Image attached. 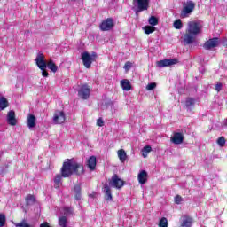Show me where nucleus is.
Segmentation results:
<instances>
[{
  "mask_svg": "<svg viewBox=\"0 0 227 227\" xmlns=\"http://www.w3.org/2000/svg\"><path fill=\"white\" fill-rule=\"evenodd\" d=\"M90 95H91V89H90V86L88 84L82 85L78 90L79 98L82 100H88Z\"/></svg>",
  "mask_w": 227,
  "mask_h": 227,
  "instance_id": "nucleus-6",
  "label": "nucleus"
},
{
  "mask_svg": "<svg viewBox=\"0 0 227 227\" xmlns=\"http://www.w3.org/2000/svg\"><path fill=\"white\" fill-rule=\"evenodd\" d=\"M8 107V99L4 97H0V109H6Z\"/></svg>",
  "mask_w": 227,
  "mask_h": 227,
  "instance_id": "nucleus-24",
  "label": "nucleus"
},
{
  "mask_svg": "<svg viewBox=\"0 0 227 227\" xmlns=\"http://www.w3.org/2000/svg\"><path fill=\"white\" fill-rule=\"evenodd\" d=\"M170 140L174 145H182L184 143V134L183 133H174L173 137H171Z\"/></svg>",
  "mask_w": 227,
  "mask_h": 227,
  "instance_id": "nucleus-13",
  "label": "nucleus"
},
{
  "mask_svg": "<svg viewBox=\"0 0 227 227\" xmlns=\"http://www.w3.org/2000/svg\"><path fill=\"white\" fill-rule=\"evenodd\" d=\"M201 33V24L196 21H189L186 32L183 37V40L186 45L196 42V37Z\"/></svg>",
  "mask_w": 227,
  "mask_h": 227,
  "instance_id": "nucleus-2",
  "label": "nucleus"
},
{
  "mask_svg": "<svg viewBox=\"0 0 227 227\" xmlns=\"http://www.w3.org/2000/svg\"><path fill=\"white\" fill-rule=\"evenodd\" d=\"M64 215L63 217H68V215H70V214H72V208L70 207H64Z\"/></svg>",
  "mask_w": 227,
  "mask_h": 227,
  "instance_id": "nucleus-34",
  "label": "nucleus"
},
{
  "mask_svg": "<svg viewBox=\"0 0 227 227\" xmlns=\"http://www.w3.org/2000/svg\"><path fill=\"white\" fill-rule=\"evenodd\" d=\"M46 67H48L49 70H51V72H53L54 74H56V72H58V66H56V64L54 63V61L52 59H50L46 63Z\"/></svg>",
  "mask_w": 227,
  "mask_h": 227,
  "instance_id": "nucleus-20",
  "label": "nucleus"
},
{
  "mask_svg": "<svg viewBox=\"0 0 227 227\" xmlns=\"http://www.w3.org/2000/svg\"><path fill=\"white\" fill-rule=\"evenodd\" d=\"M121 86L124 91H130L132 90V85H130V82L127 79L121 81Z\"/></svg>",
  "mask_w": 227,
  "mask_h": 227,
  "instance_id": "nucleus-19",
  "label": "nucleus"
},
{
  "mask_svg": "<svg viewBox=\"0 0 227 227\" xmlns=\"http://www.w3.org/2000/svg\"><path fill=\"white\" fill-rule=\"evenodd\" d=\"M59 227H68V217L59 216Z\"/></svg>",
  "mask_w": 227,
  "mask_h": 227,
  "instance_id": "nucleus-23",
  "label": "nucleus"
},
{
  "mask_svg": "<svg viewBox=\"0 0 227 227\" xmlns=\"http://www.w3.org/2000/svg\"><path fill=\"white\" fill-rule=\"evenodd\" d=\"M35 61L38 68L42 70L43 77H49V73L47 72V60L45 59V55H43V53L42 52L37 53Z\"/></svg>",
  "mask_w": 227,
  "mask_h": 227,
  "instance_id": "nucleus-3",
  "label": "nucleus"
},
{
  "mask_svg": "<svg viewBox=\"0 0 227 227\" xmlns=\"http://www.w3.org/2000/svg\"><path fill=\"white\" fill-rule=\"evenodd\" d=\"M117 155L119 157V160L121 162H125L127 160V153L123 149H120L117 151Z\"/></svg>",
  "mask_w": 227,
  "mask_h": 227,
  "instance_id": "nucleus-21",
  "label": "nucleus"
},
{
  "mask_svg": "<svg viewBox=\"0 0 227 227\" xmlns=\"http://www.w3.org/2000/svg\"><path fill=\"white\" fill-rule=\"evenodd\" d=\"M4 223H6V216H4L3 214H0V227L4 226Z\"/></svg>",
  "mask_w": 227,
  "mask_h": 227,
  "instance_id": "nucleus-37",
  "label": "nucleus"
},
{
  "mask_svg": "<svg viewBox=\"0 0 227 227\" xmlns=\"http://www.w3.org/2000/svg\"><path fill=\"white\" fill-rule=\"evenodd\" d=\"M87 168L90 169V171H95L97 168V157L90 156L87 160Z\"/></svg>",
  "mask_w": 227,
  "mask_h": 227,
  "instance_id": "nucleus-16",
  "label": "nucleus"
},
{
  "mask_svg": "<svg viewBox=\"0 0 227 227\" xmlns=\"http://www.w3.org/2000/svg\"><path fill=\"white\" fill-rule=\"evenodd\" d=\"M174 27H175L176 29H182V27H183L182 20H176L174 22Z\"/></svg>",
  "mask_w": 227,
  "mask_h": 227,
  "instance_id": "nucleus-31",
  "label": "nucleus"
},
{
  "mask_svg": "<svg viewBox=\"0 0 227 227\" xmlns=\"http://www.w3.org/2000/svg\"><path fill=\"white\" fill-rule=\"evenodd\" d=\"M75 199L81 200V192L75 193Z\"/></svg>",
  "mask_w": 227,
  "mask_h": 227,
  "instance_id": "nucleus-43",
  "label": "nucleus"
},
{
  "mask_svg": "<svg viewBox=\"0 0 227 227\" xmlns=\"http://www.w3.org/2000/svg\"><path fill=\"white\" fill-rule=\"evenodd\" d=\"M7 123L12 127L17 125V119L15 118V112L11 110L7 114Z\"/></svg>",
  "mask_w": 227,
  "mask_h": 227,
  "instance_id": "nucleus-14",
  "label": "nucleus"
},
{
  "mask_svg": "<svg viewBox=\"0 0 227 227\" xmlns=\"http://www.w3.org/2000/svg\"><path fill=\"white\" fill-rule=\"evenodd\" d=\"M67 120V116L65 115V112L61 110H56L53 114V123L55 125H61Z\"/></svg>",
  "mask_w": 227,
  "mask_h": 227,
  "instance_id": "nucleus-8",
  "label": "nucleus"
},
{
  "mask_svg": "<svg viewBox=\"0 0 227 227\" xmlns=\"http://www.w3.org/2000/svg\"><path fill=\"white\" fill-rule=\"evenodd\" d=\"M137 180L141 185H145V184L148 182V173L145 170L140 171L137 176Z\"/></svg>",
  "mask_w": 227,
  "mask_h": 227,
  "instance_id": "nucleus-15",
  "label": "nucleus"
},
{
  "mask_svg": "<svg viewBox=\"0 0 227 227\" xmlns=\"http://www.w3.org/2000/svg\"><path fill=\"white\" fill-rule=\"evenodd\" d=\"M217 143L219 146H224V145H226V139H224V137H220L217 140Z\"/></svg>",
  "mask_w": 227,
  "mask_h": 227,
  "instance_id": "nucleus-35",
  "label": "nucleus"
},
{
  "mask_svg": "<svg viewBox=\"0 0 227 227\" xmlns=\"http://www.w3.org/2000/svg\"><path fill=\"white\" fill-rule=\"evenodd\" d=\"M217 45H219V38L215 37V38H212V39H209L208 41H207L204 43L203 47H204V49L208 51L210 49H214V47H217Z\"/></svg>",
  "mask_w": 227,
  "mask_h": 227,
  "instance_id": "nucleus-12",
  "label": "nucleus"
},
{
  "mask_svg": "<svg viewBox=\"0 0 227 227\" xmlns=\"http://www.w3.org/2000/svg\"><path fill=\"white\" fill-rule=\"evenodd\" d=\"M74 191L75 193L81 192V186L79 185L74 186Z\"/></svg>",
  "mask_w": 227,
  "mask_h": 227,
  "instance_id": "nucleus-41",
  "label": "nucleus"
},
{
  "mask_svg": "<svg viewBox=\"0 0 227 227\" xmlns=\"http://www.w3.org/2000/svg\"><path fill=\"white\" fill-rule=\"evenodd\" d=\"M103 191L105 192L106 200H107V201H111V200H113V194L111 193V188L109 187V185L105 184Z\"/></svg>",
  "mask_w": 227,
  "mask_h": 227,
  "instance_id": "nucleus-18",
  "label": "nucleus"
},
{
  "mask_svg": "<svg viewBox=\"0 0 227 227\" xmlns=\"http://www.w3.org/2000/svg\"><path fill=\"white\" fill-rule=\"evenodd\" d=\"M110 187H114L115 189H121L125 185V182L118 176V175H114L109 180Z\"/></svg>",
  "mask_w": 227,
  "mask_h": 227,
  "instance_id": "nucleus-7",
  "label": "nucleus"
},
{
  "mask_svg": "<svg viewBox=\"0 0 227 227\" xmlns=\"http://www.w3.org/2000/svg\"><path fill=\"white\" fill-rule=\"evenodd\" d=\"M101 31H111L114 27V20L108 18L103 20L99 26Z\"/></svg>",
  "mask_w": 227,
  "mask_h": 227,
  "instance_id": "nucleus-10",
  "label": "nucleus"
},
{
  "mask_svg": "<svg viewBox=\"0 0 227 227\" xmlns=\"http://www.w3.org/2000/svg\"><path fill=\"white\" fill-rule=\"evenodd\" d=\"M194 8H196V4H194V2L187 1L186 3H184L183 5V10L181 12L182 19L189 17V14L192 12H194Z\"/></svg>",
  "mask_w": 227,
  "mask_h": 227,
  "instance_id": "nucleus-5",
  "label": "nucleus"
},
{
  "mask_svg": "<svg viewBox=\"0 0 227 227\" xmlns=\"http://www.w3.org/2000/svg\"><path fill=\"white\" fill-rule=\"evenodd\" d=\"M215 89L216 90V91H221V90H223V83H217Z\"/></svg>",
  "mask_w": 227,
  "mask_h": 227,
  "instance_id": "nucleus-40",
  "label": "nucleus"
},
{
  "mask_svg": "<svg viewBox=\"0 0 227 227\" xmlns=\"http://www.w3.org/2000/svg\"><path fill=\"white\" fill-rule=\"evenodd\" d=\"M54 187L55 189H59V185H61V176L60 175H57L54 178Z\"/></svg>",
  "mask_w": 227,
  "mask_h": 227,
  "instance_id": "nucleus-26",
  "label": "nucleus"
},
{
  "mask_svg": "<svg viewBox=\"0 0 227 227\" xmlns=\"http://www.w3.org/2000/svg\"><path fill=\"white\" fill-rule=\"evenodd\" d=\"M40 227H51V225H49V223L44 222L40 225Z\"/></svg>",
  "mask_w": 227,
  "mask_h": 227,
  "instance_id": "nucleus-42",
  "label": "nucleus"
},
{
  "mask_svg": "<svg viewBox=\"0 0 227 227\" xmlns=\"http://www.w3.org/2000/svg\"><path fill=\"white\" fill-rule=\"evenodd\" d=\"M158 226L159 227H168V218L162 217L160 220Z\"/></svg>",
  "mask_w": 227,
  "mask_h": 227,
  "instance_id": "nucleus-29",
  "label": "nucleus"
},
{
  "mask_svg": "<svg viewBox=\"0 0 227 227\" xmlns=\"http://www.w3.org/2000/svg\"><path fill=\"white\" fill-rule=\"evenodd\" d=\"M175 203H176V205H180V203H182V197L180 195H176L175 197Z\"/></svg>",
  "mask_w": 227,
  "mask_h": 227,
  "instance_id": "nucleus-38",
  "label": "nucleus"
},
{
  "mask_svg": "<svg viewBox=\"0 0 227 227\" xmlns=\"http://www.w3.org/2000/svg\"><path fill=\"white\" fill-rule=\"evenodd\" d=\"M82 175L84 173V167L81 163H77L75 160H67L62 166L61 175L63 178H68L72 175Z\"/></svg>",
  "mask_w": 227,
  "mask_h": 227,
  "instance_id": "nucleus-1",
  "label": "nucleus"
},
{
  "mask_svg": "<svg viewBox=\"0 0 227 227\" xmlns=\"http://www.w3.org/2000/svg\"><path fill=\"white\" fill-rule=\"evenodd\" d=\"M144 31L145 35H150L155 31V27L153 26H145L144 27Z\"/></svg>",
  "mask_w": 227,
  "mask_h": 227,
  "instance_id": "nucleus-27",
  "label": "nucleus"
},
{
  "mask_svg": "<svg viewBox=\"0 0 227 227\" xmlns=\"http://www.w3.org/2000/svg\"><path fill=\"white\" fill-rule=\"evenodd\" d=\"M27 205H33L36 199L33 195H28L26 197Z\"/></svg>",
  "mask_w": 227,
  "mask_h": 227,
  "instance_id": "nucleus-30",
  "label": "nucleus"
},
{
  "mask_svg": "<svg viewBox=\"0 0 227 227\" xmlns=\"http://www.w3.org/2000/svg\"><path fill=\"white\" fill-rule=\"evenodd\" d=\"M155 88H157V83H155V82L149 83L146 86L147 91H152V90H155Z\"/></svg>",
  "mask_w": 227,
  "mask_h": 227,
  "instance_id": "nucleus-33",
  "label": "nucleus"
},
{
  "mask_svg": "<svg viewBox=\"0 0 227 227\" xmlns=\"http://www.w3.org/2000/svg\"><path fill=\"white\" fill-rule=\"evenodd\" d=\"M97 59V53L89 54L88 51L82 53V61L85 68H91V63Z\"/></svg>",
  "mask_w": 227,
  "mask_h": 227,
  "instance_id": "nucleus-4",
  "label": "nucleus"
},
{
  "mask_svg": "<svg viewBox=\"0 0 227 227\" xmlns=\"http://www.w3.org/2000/svg\"><path fill=\"white\" fill-rule=\"evenodd\" d=\"M133 4L138 9L137 12H145L148 10L150 0H133Z\"/></svg>",
  "mask_w": 227,
  "mask_h": 227,
  "instance_id": "nucleus-9",
  "label": "nucleus"
},
{
  "mask_svg": "<svg viewBox=\"0 0 227 227\" xmlns=\"http://www.w3.org/2000/svg\"><path fill=\"white\" fill-rule=\"evenodd\" d=\"M142 156L146 159V157H148V153H150V152H152V146L150 145H146L142 149Z\"/></svg>",
  "mask_w": 227,
  "mask_h": 227,
  "instance_id": "nucleus-25",
  "label": "nucleus"
},
{
  "mask_svg": "<svg viewBox=\"0 0 227 227\" xmlns=\"http://www.w3.org/2000/svg\"><path fill=\"white\" fill-rule=\"evenodd\" d=\"M27 123L28 129H35V127H36V117L33 114H28L27 117Z\"/></svg>",
  "mask_w": 227,
  "mask_h": 227,
  "instance_id": "nucleus-17",
  "label": "nucleus"
},
{
  "mask_svg": "<svg viewBox=\"0 0 227 227\" xmlns=\"http://www.w3.org/2000/svg\"><path fill=\"white\" fill-rule=\"evenodd\" d=\"M176 63H178V60L176 59H167L158 61L156 65L160 68H164V67H171V65H176Z\"/></svg>",
  "mask_w": 227,
  "mask_h": 227,
  "instance_id": "nucleus-11",
  "label": "nucleus"
},
{
  "mask_svg": "<svg viewBox=\"0 0 227 227\" xmlns=\"http://www.w3.org/2000/svg\"><path fill=\"white\" fill-rule=\"evenodd\" d=\"M97 125L98 127H104V120H102V118L98 119Z\"/></svg>",
  "mask_w": 227,
  "mask_h": 227,
  "instance_id": "nucleus-39",
  "label": "nucleus"
},
{
  "mask_svg": "<svg viewBox=\"0 0 227 227\" xmlns=\"http://www.w3.org/2000/svg\"><path fill=\"white\" fill-rule=\"evenodd\" d=\"M149 24L151 26H157V24H159V20L157 18H155V16H151L149 18V20H148Z\"/></svg>",
  "mask_w": 227,
  "mask_h": 227,
  "instance_id": "nucleus-28",
  "label": "nucleus"
},
{
  "mask_svg": "<svg viewBox=\"0 0 227 227\" xmlns=\"http://www.w3.org/2000/svg\"><path fill=\"white\" fill-rule=\"evenodd\" d=\"M185 106L186 107H191V106H194V98H186Z\"/></svg>",
  "mask_w": 227,
  "mask_h": 227,
  "instance_id": "nucleus-32",
  "label": "nucleus"
},
{
  "mask_svg": "<svg viewBox=\"0 0 227 227\" xmlns=\"http://www.w3.org/2000/svg\"><path fill=\"white\" fill-rule=\"evenodd\" d=\"M124 70H126V72H129V70H130V68H132V62L130 61H127L123 67Z\"/></svg>",
  "mask_w": 227,
  "mask_h": 227,
  "instance_id": "nucleus-36",
  "label": "nucleus"
},
{
  "mask_svg": "<svg viewBox=\"0 0 227 227\" xmlns=\"http://www.w3.org/2000/svg\"><path fill=\"white\" fill-rule=\"evenodd\" d=\"M183 227H191L192 226V218L189 216H184L183 217V223L181 224Z\"/></svg>",
  "mask_w": 227,
  "mask_h": 227,
  "instance_id": "nucleus-22",
  "label": "nucleus"
}]
</instances>
